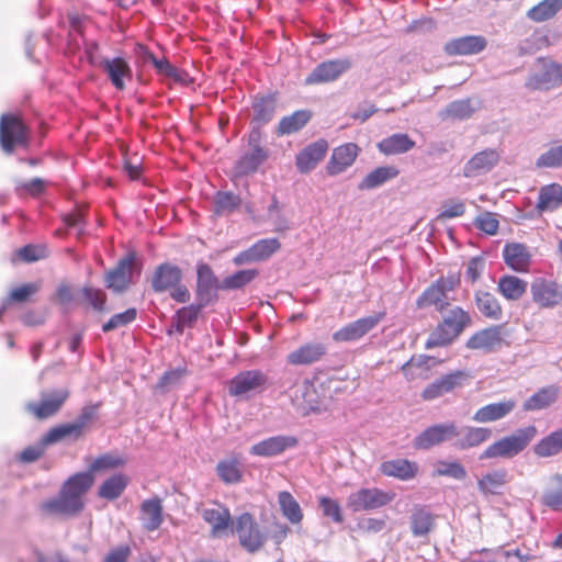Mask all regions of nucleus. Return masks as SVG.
<instances>
[{
  "mask_svg": "<svg viewBox=\"0 0 562 562\" xmlns=\"http://www.w3.org/2000/svg\"><path fill=\"white\" fill-rule=\"evenodd\" d=\"M527 285L525 280L516 276L505 274L497 281V291L508 301H518L525 295Z\"/></svg>",
  "mask_w": 562,
  "mask_h": 562,
  "instance_id": "nucleus-37",
  "label": "nucleus"
},
{
  "mask_svg": "<svg viewBox=\"0 0 562 562\" xmlns=\"http://www.w3.org/2000/svg\"><path fill=\"white\" fill-rule=\"evenodd\" d=\"M137 311L135 307L127 308L122 313L114 314L106 323L103 324L102 330L109 333L119 327L126 326L136 319Z\"/></svg>",
  "mask_w": 562,
  "mask_h": 562,
  "instance_id": "nucleus-61",
  "label": "nucleus"
},
{
  "mask_svg": "<svg viewBox=\"0 0 562 562\" xmlns=\"http://www.w3.org/2000/svg\"><path fill=\"white\" fill-rule=\"evenodd\" d=\"M541 504L554 512L562 510V474H555L550 479L541 495Z\"/></svg>",
  "mask_w": 562,
  "mask_h": 562,
  "instance_id": "nucleus-46",
  "label": "nucleus"
},
{
  "mask_svg": "<svg viewBox=\"0 0 562 562\" xmlns=\"http://www.w3.org/2000/svg\"><path fill=\"white\" fill-rule=\"evenodd\" d=\"M460 436V429L456 423H442L427 427L414 439V447L420 450H428L445 441Z\"/></svg>",
  "mask_w": 562,
  "mask_h": 562,
  "instance_id": "nucleus-14",
  "label": "nucleus"
},
{
  "mask_svg": "<svg viewBox=\"0 0 562 562\" xmlns=\"http://www.w3.org/2000/svg\"><path fill=\"white\" fill-rule=\"evenodd\" d=\"M268 383L267 375L260 370H246L236 374L228 382L231 396H244L251 392H261Z\"/></svg>",
  "mask_w": 562,
  "mask_h": 562,
  "instance_id": "nucleus-15",
  "label": "nucleus"
},
{
  "mask_svg": "<svg viewBox=\"0 0 562 562\" xmlns=\"http://www.w3.org/2000/svg\"><path fill=\"white\" fill-rule=\"evenodd\" d=\"M258 276L256 269L239 270L232 276L226 277L221 284V289L235 290L250 283Z\"/></svg>",
  "mask_w": 562,
  "mask_h": 562,
  "instance_id": "nucleus-55",
  "label": "nucleus"
},
{
  "mask_svg": "<svg viewBox=\"0 0 562 562\" xmlns=\"http://www.w3.org/2000/svg\"><path fill=\"white\" fill-rule=\"evenodd\" d=\"M252 108L255 112L254 122L259 128L272 120L277 108V100L273 95H266L257 99Z\"/></svg>",
  "mask_w": 562,
  "mask_h": 562,
  "instance_id": "nucleus-49",
  "label": "nucleus"
},
{
  "mask_svg": "<svg viewBox=\"0 0 562 562\" xmlns=\"http://www.w3.org/2000/svg\"><path fill=\"white\" fill-rule=\"evenodd\" d=\"M459 285L460 277L457 273L440 277L427 286L417 297V308L425 310L435 307L438 313L442 314L449 306H451L448 292L454 291Z\"/></svg>",
  "mask_w": 562,
  "mask_h": 562,
  "instance_id": "nucleus-5",
  "label": "nucleus"
},
{
  "mask_svg": "<svg viewBox=\"0 0 562 562\" xmlns=\"http://www.w3.org/2000/svg\"><path fill=\"white\" fill-rule=\"evenodd\" d=\"M434 476H448L454 480H464L467 477L465 468L458 461H439L436 470L432 473Z\"/></svg>",
  "mask_w": 562,
  "mask_h": 562,
  "instance_id": "nucleus-58",
  "label": "nucleus"
},
{
  "mask_svg": "<svg viewBox=\"0 0 562 562\" xmlns=\"http://www.w3.org/2000/svg\"><path fill=\"white\" fill-rule=\"evenodd\" d=\"M297 445V439L292 436H274L259 441L250 448L252 456L270 458L281 454L286 449Z\"/></svg>",
  "mask_w": 562,
  "mask_h": 562,
  "instance_id": "nucleus-28",
  "label": "nucleus"
},
{
  "mask_svg": "<svg viewBox=\"0 0 562 562\" xmlns=\"http://www.w3.org/2000/svg\"><path fill=\"white\" fill-rule=\"evenodd\" d=\"M516 401L513 398L490 403L480 407L472 418L481 424L497 422L508 416L516 408Z\"/></svg>",
  "mask_w": 562,
  "mask_h": 562,
  "instance_id": "nucleus-29",
  "label": "nucleus"
},
{
  "mask_svg": "<svg viewBox=\"0 0 562 562\" xmlns=\"http://www.w3.org/2000/svg\"><path fill=\"white\" fill-rule=\"evenodd\" d=\"M259 140L260 132L258 130L252 131L249 138L250 144L254 145L252 151L243 156L237 162V175L247 176L254 173L267 160L268 153L265 148L259 146Z\"/></svg>",
  "mask_w": 562,
  "mask_h": 562,
  "instance_id": "nucleus-23",
  "label": "nucleus"
},
{
  "mask_svg": "<svg viewBox=\"0 0 562 562\" xmlns=\"http://www.w3.org/2000/svg\"><path fill=\"white\" fill-rule=\"evenodd\" d=\"M559 395V387L555 385H548L538 390L529 398H527L522 408L526 412L540 411L552 405Z\"/></svg>",
  "mask_w": 562,
  "mask_h": 562,
  "instance_id": "nucleus-39",
  "label": "nucleus"
},
{
  "mask_svg": "<svg viewBox=\"0 0 562 562\" xmlns=\"http://www.w3.org/2000/svg\"><path fill=\"white\" fill-rule=\"evenodd\" d=\"M206 302L199 301V304H191L181 307L176 314V327L179 333H182L186 327H192L199 318L202 308Z\"/></svg>",
  "mask_w": 562,
  "mask_h": 562,
  "instance_id": "nucleus-53",
  "label": "nucleus"
},
{
  "mask_svg": "<svg viewBox=\"0 0 562 562\" xmlns=\"http://www.w3.org/2000/svg\"><path fill=\"white\" fill-rule=\"evenodd\" d=\"M562 451V428L543 437L533 447V452L540 458L557 456Z\"/></svg>",
  "mask_w": 562,
  "mask_h": 562,
  "instance_id": "nucleus-48",
  "label": "nucleus"
},
{
  "mask_svg": "<svg viewBox=\"0 0 562 562\" xmlns=\"http://www.w3.org/2000/svg\"><path fill=\"white\" fill-rule=\"evenodd\" d=\"M93 483L94 476L90 472L72 474L61 485L58 496L41 504V512L49 516H77L85 508V495Z\"/></svg>",
  "mask_w": 562,
  "mask_h": 562,
  "instance_id": "nucleus-1",
  "label": "nucleus"
},
{
  "mask_svg": "<svg viewBox=\"0 0 562 562\" xmlns=\"http://www.w3.org/2000/svg\"><path fill=\"white\" fill-rule=\"evenodd\" d=\"M474 303L482 316L491 321H499L503 317V307L497 297L484 290L474 293Z\"/></svg>",
  "mask_w": 562,
  "mask_h": 562,
  "instance_id": "nucleus-33",
  "label": "nucleus"
},
{
  "mask_svg": "<svg viewBox=\"0 0 562 562\" xmlns=\"http://www.w3.org/2000/svg\"><path fill=\"white\" fill-rule=\"evenodd\" d=\"M530 295L539 308H554L562 304V285L555 280L537 277L530 283Z\"/></svg>",
  "mask_w": 562,
  "mask_h": 562,
  "instance_id": "nucleus-10",
  "label": "nucleus"
},
{
  "mask_svg": "<svg viewBox=\"0 0 562 562\" xmlns=\"http://www.w3.org/2000/svg\"><path fill=\"white\" fill-rule=\"evenodd\" d=\"M562 204V187L558 183L544 186L540 189L537 202L539 212L554 211Z\"/></svg>",
  "mask_w": 562,
  "mask_h": 562,
  "instance_id": "nucleus-43",
  "label": "nucleus"
},
{
  "mask_svg": "<svg viewBox=\"0 0 562 562\" xmlns=\"http://www.w3.org/2000/svg\"><path fill=\"white\" fill-rule=\"evenodd\" d=\"M429 356H413L401 367V372L407 381H415L418 379H427L426 370L428 368Z\"/></svg>",
  "mask_w": 562,
  "mask_h": 562,
  "instance_id": "nucleus-50",
  "label": "nucleus"
},
{
  "mask_svg": "<svg viewBox=\"0 0 562 562\" xmlns=\"http://www.w3.org/2000/svg\"><path fill=\"white\" fill-rule=\"evenodd\" d=\"M196 296L199 301L210 303L212 294L221 288L212 268L206 263H199L196 268Z\"/></svg>",
  "mask_w": 562,
  "mask_h": 562,
  "instance_id": "nucleus-32",
  "label": "nucleus"
},
{
  "mask_svg": "<svg viewBox=\"0 0 562 562\" xmlns=\"http://www.w3.org/2000/svg\"><path fill=\"white\" fill-rule=\"evenodd\" d=\"M82 436L83 432L80 430V427H78L75 422H72L50 428L48 432L43 437V443L52 445L66 438L78 439Z\"/></svg>",
  "mask_w": 562,
  "mask_h": 562,
  "instance_id": "nucleus-51",
  "label": "nucleus"
},
{
  "mask_svg": "<svg viewBox=\"0 0 562 562\" xmlns=\"http://www.w3.org/2000/svg\"><path fill=\"white\" fill-rule=\"evenodd\" d=\"M539 70L531 74L526 87L531 90H549L562 83V64L540 57L537 59Z\"/></svg>",
  "mask_w": 562,
  "mask_h": 562,
  "instance_id": "nucleus-11",
  "label": "nucleus"
},
{
  "mask_svg": "<svg viewBox=\"0 0 562 562\" xmlns=\"http://www.w3.org/2000/svg\"><path fill=\"white\" fill-rule=\"evenodd\" d=\"M280 247L281 244L277 238H263L255 243L251 250L256 261H261L272 256Z\"/></svg>",
  "mask_w": 562,
  "mask_h": 562,
  "instance_id": "nucleus-59",
  "label": "nucleus"
},
{
  "mask_svg": "<svg viewBox=\"0 0 562 562\" xmlns=\"http://www.w3.org/2000/svg\"><path fill=\"white\" fill-rule=\"evenodd\" d=\"M139 520L144 530H158L164 522V507L160 497L145 499L139 506Z\"/></svg>",
  "mask_w": 562,
  "mask_h": 562,
  "instance_id": "nucleus-27",
  "label": "nucleus"
},
{
  "mask_svg": "<svg viewBox=\"0 0 562 562\" xmlns=\"http://www.w3.org/2000/svg\"><path fill=\"white\" fill-rule=\"evenodd\" d=\"M130 483V477L123 473H116L108 477L98 488V495L108 501L117 499Z\"/></svg>",
  "mask_w": 562,
  "mask_h": 562,
  "instance_id": "nucleus-41",
  "label": "nucleus"
},
{
  "mask_svg": "<svg viewBox=\"0 0 562 562\" xmlns=\"http://www.w3.org/2000/svg\"><path fill=\"white\" fill-rule=\"evenodd\" d=\"M381 472L386 476H393L402 481L414 479L418 472L416 462L406 459L385 461L381 464Z\"/></svg>",
  "mask_w": 562,
  "mask_h": 562,
  "instance_id": "nucleus-34",
  "label": "nucleus"
},
{
  "mask_svg": "<svg viewBox=\"0 0 562 562\" xmlns=\"http://www.w3.org/2000/svg\"><path fill=\"white\" fill-rule=\"evenodd\" d=\"M351 67L348 58L330 59L317 65L305 78L306 86L323 85L337 80Z\"/></svg>",
  "mask_w": 562,
  "mask_h": 562,
  "instance_id": "nucleus-16",
  "label": "nucleus"
},
{
  "mask_svg": "<svg viewBox=\"0 0 562 562\" xmlns=\"http://www.w3.org/2000/svg\"><path fill=\"white\" fill-rule=\"evenodd\" d=\"M241 205L239 195L233 192H217L214 198V212L217 215L232 214Z\"/></svg>",
  "mask_w": 562,
  "mask_h": 562,
  "instance_id": "nucleus-54",
  "label": "nucleus"
},
{
  "mask_svg": "<svg viewBox=\"0 0 562 562\" xmlns=\"http://www.w3.org/2000/svg\"><path fill=\"white\" fill-rule=\"evenodd\" d=\"M68 397L69 391L67 390L43 393L40 402L26 404V411L40 420L46 419L56 415Z\"/></svg>",
  "mask_w": 562,
  "mask_h": 562,
  "instance_id": "nucleus-17",
  "label": "nucleus"
},
{
  "mask_svg": "<svg viewBox=\"0 0 562 562\" xmlns=\"http://www.w3.org/2000/svg\"><path fill=\"white\" fill-rule=\"evenodd\" d=\"M101 67L117 90L125 89L124 79H132V69L122 57L106 58L101 63Z\"/></svg>",
  "mask_w": 562,
  "mask_h": 562,
  "instance_id": "nucleus-31",
  "label": "nucleus"
},
{
  "mask_svg": "<svg viewBox=\"0 0 562 562\" xmlns=\"http://www.w3.org/2000/svg\"><path fill=\"white\" fill-rule=\"evenodd\" d=\"M472 323L471 315L461 306H453L435 326L425 342L426 349L447 347Z\"/></svg>",
  "mask_w": 562,
  "mask_h": 562,
  "instance_id": "nucleus-2",
  "label": "nucleus"
},
{
  "mask_svg": "<svg viewBox=\"0 0 562 562\" xmlns=\"http://www.w3.org/2000/svg\"><path fill=\"white\" fill-rule=\"evenodd\" d=\"M475 106L470 98L456 100L450 102L441 112V120H467L473 115L476 111Z\"/></svg>",
  "mask_w": 562,
  "mask_h": 562,
  "instance_id": "nucleus-45",
  "label": "nucleus"
},
{
  "mask_svg": "<svg viewBox=\"0 0 562 562\" xmlns=\"http://www.w3.org/2000/svg\"><path fill=\"white\" fill-rule=\"evenodd\" d=\"M503 258L508 268L516 272H527L531 263V255L528 247L520 243L506 244Z\"/></svg>",
  "mask_w": 562,
  "mask_h": 562,
  "instance_id": "nucleus-30",
  "label": "nucleus"
},
{
  "mask_svg": "<svg viewBox=\"0 0 562 562\" xmlns=\"http://www.w3.org/2000/svg\"><path fill=\"white\" fill-rule=\"evenodd\" d=\"M509 482L506 469H493L482 474L477 480V490L483 496H501Z\"/></svg>",
  "mask_w": 562,
  "mask_h": 562,
  "instance_id": "nucleus-24",
  "label": "nucleus"
},
{
  "mask_svg": "<svg viewBox=\"0 0 562 562\" xmlns=\"http://www.w3.org/2000/svg\"><path fill=\"white\" fill-rule=\"evenodd\" d=\"M400 170L395 166H382L369 172L359 183L360 190H371L378 188L385 182L396 178Z\"/></svg>",
  "mask_w": 562,
  "mask_h": 562,
  "instance_id": "nucleus-40",
  "label": "nucleus"
},
{
  "mask_svg": "<svg viewBox=\"0 0 562 562\" xmlns=\"http://www.w3.org/2000/svg\"><path fill=\"white\" fill-rule=\"evenodd\" d=\"M201 516L211 526V536L214 538L221 537L232 527L234 521L229 509L218 502H214L211 507L204 508Z\"/></svg>",
  "mask_w": 562,
  "mask_h": 562,
  "instance_id": "nucleus-21",
  "label": "nucleus"
},
{
  "mask_svg": "<svg viewBox=\"0 0 562 562\" xmlns=\"http://www.w3.org/2000/svg\"><path fill=\"white\" fill-rule=\"evenodd\" d=\"M385 315L386 313L382 311L348 323L333 334V339L336 342L359 340L374 329L385 318Z\"/></svg>",
  "mask_w": 562,
  "mask_h": 562,
  "instance_id": "nucleus-12",
  "label": "nucleus"
},
{
  "mask_svg": "<svg viewBox=\"0 0 562 562\" xmlns=\"http://www.w3.org/2000/svg\"><path fill=\"white\" fill-rule=\"evenodd\" d=\"M220 479L226 484H236L241 481L243 471L237 458L221 460L216 465Z\"/></svg>",
  "mask_w": 562,
  "mask_h": 562,
  "instance_id": "nucleus-52",
  "label": "nucleus"
},
{
  "mask_svg": "<svg viewBox=\"0 0 562 562\" xmlns=\"http://www.w3.org/2000/svg\"><path fill=\"white\" fill-rule=\"evenodd\" d=\"M327 150L328 143L325 139H318L307 145L296 155L295 165L297 170L301 173L310 172L323 160Z\"/></svg>",
  "mask_w": 562,
  "mask_h": 562,
  "instance_id": "nucleus-25",
  "label": "nucleus"
},
{
  "mask_svg": "<svg viewBox=\"0 0 562 562\" xmlns=\"http://www.w3.org/2000/svg\"><path fill=\"white\" fill-rule=\"evenodd\" d=\"M47 247L45 245L29 244L15 251L16 257L24 262H34L47 257Z\"/></svg>",
  "mask_w": 562,
  "mask_h": 562,
  "instance_id": "nucleus-60",
  "label": "nucleus"
},
{
  "mask_svg": "<svg viewBox=\"0 0 562 562\" xmlns=\"http://www.w3.org/2000/svg\"><path fill=\"white\" fill-rule=\"evenodd\" d=\"M31 132L18 113H4L0 117V146L11 155L16 147L27 148Z\"/></svg>",
  "mask_w": 562,
  "mask_h": 562,
  "instance_id": "nucleus-6",
  "label": "nucleus"
},
{
  "mask_svg": "<svg viewBox=\"0 0 562 562\" xmlns=\"http://www.w3.org/2000/svg\"><path fill=\"white\" fill-rule=\"evenodd\" d=\"M182 270L172 263L164 262L153 272L150 284L156 293L169 292L170 296L179 303L190 300V292L182 281Z\"/></svg>",
  "mask_w": 562,
  "mask_h": 562,
  "instance_id": "nucleus-4",
  "label": "nucleus"
},
{
  "mask_svg": "<svg viewBox=\"0 0 562 562\" xmlns=\"http://www.w3.org/2000/svg\"><path fill=\"white\" fill-rule=\"evenodd\" d=\"M318 503L324 516L331 518L335 522L338 524L344 521L341 507L336 499H333L327 496H321L318 498Z\"/></svg>",
  "mask_w": 562,
  "mask_h": 562,
  "instance_id": "nucleus-63",
  "label": "nucleus"
},
{
  "mask_svg": "<svg viewBox=\"0 0 562 562\" xmlns=\"http://www.w3.org/2000/svg\"><path fill=\"white\" fill-rule=\"evenodd\" d=\"M327 353V348L322 342H306L291 351L286 356V362L291 366H310L321 361Z\"/></svg>",
  "mask_w": 562,
  "mask_h": 562,
  "instance_id": "nucleus-26",
  "label": "nucleus"
},
{
  "mask_svg": "<svg viewBox=\"0 0 562 562\" xmlns=\"http://www.w3.org/2000/svg\"><path fill=\"white\" fill-rule=\"evenodd\" d=\"M278 504L284 518L292 525H299L304 518L303 510L294 496L288 492L282 491L278 493Z\"/></svg>",
  "mask_w": 562,
  "mask_h": 562,
  "instance_id": "nucleus-44",
  "label": "nucleus"
},
{
  "mask_svg": "<svg viewBox=\"0 0 562 562\" xmlns=\"http://www.w3.org/2000/svg\"><path fill=\"white\" fill-rule=\"evenodd\" d=\"M492 437V430L486 427L468 426L460 429L456 446L461 450L475 448L486 442Z\"/></svg>",
  "mask_w": 562,
  "mask_h": 562,
  "instance_id": "nucleus-35",
  "label": "nucleus"
},
{
  "mask_svg": "<svg viewBox=\"0 0 562 562\" xmlns=\"http://www.w3.org/2000/svg\"><path fill=\"white\" fill-rule=\"evenodd\" d=\"M501 153L494 148L483 149L473 155L463 167V176L473 178L491 171L499 161Z\"/></svg>",
  "mask_w": 562,
  "mask_h": 562,
  "instance_id": "nucleus-20",
  "label": "nucleus"
},
{
  "mask_svg": "<svg viewBox=\"0 0 562 562\" xmlns=\"http://www.w3.org/2000/svg\"><path fill=\"white\" fill-rule=\"evenodd\" d=\"M435 526L434 515L423 506L414 507L411 515V530L415 537L427 536Z\"/></svg>",
  "mask_w": 562,
  "mask_h": 562,
  "instance_id": "nucleus-42",
  "label": "nucleus"
},
{
  "mask_svg": "<svg viewBox=\"0 0 562 562\" xmlns=\"http://www.w3.org/2000/svg\"><path fill=\"white\" fill-rule=\"evenodd\" d=\"M472 379V375L467 370H454L448 372L434 382L429 383L420 393V397L424 401H434L446 394L453 393L454 391L462 389Z\"/></svg>",
  "mask_w": 562,
  "mask_h": 562,
  "instance_id": "nucleus-9",
  "label": "nucleus"
},
{
  "mask_svg": "<svg viewBox=\"0 0 562 562\" xmlns=\"http://www.w3.org/2000/svg\"><path fill=\"white\" fill-rule=\"evenodd\" d=\"M361 149L356 143H345L333 149L330 158L326 165L328 176H338L351 167Z\"/></svg>",
  "mask_w": 562,
  "mask_h": 562,
  "instance_id": "nucleus-19",
  "label": "nucleus"
},
{
  "mask_svg": "<svg viewBox=\"0 0 562 562\" xmlns=\"http://www.w3.org/2000/svg\"><path fill=\"white\" fill-rule=\"evenodd\" d=\"M537 167L557 168L562 166V145L552 147L542 154L536 162Z\"/></svg>",
  "mask_w": 562,
  "mask_h": 562,
  "instance_id": "nucleus-64",
  "label": "nucleus"
},
{
  "mask_svg": "<svg viewBox=\"0 0 562 562\" xmlns=\"http://www.w3.org/2000/svg\"><path fill=\"white\" fill-rule=\"evenodd\" d=\"M232 531L237 536L240 547L248 553L261 550L267 540L266 533L250 513L237 516L232 524Z\"/></svg>",
  "mask_w": 562,
  "mask_h": 562,
  "instance_id": "nucleus-7",
  "label": "nucleus"
},
{
  "mask_svg": "<svg viewBox=\"0 0 562 562\" xmlns=\"http://www.w3.org/2000/svg\"><path fill=\"white\" fill-rule=\"evenodd\" d=\"M506 345L504 325H491L473 333L467 340L465 347L485 353L494 352Z\"/></svg>",
  "mask_w": 562,
  "mask_h": 562,
  "instance_id": "nucleus-13",
  "label": "nucleus"
},
{
  "mask_svg": "<svg viewBox=\"0 0 562 562\" xmlns=\"http://www.w3.org/2000/svg\"><path fill=\"white\" fill-rule=\"evenodd\" d=\"M312 119L310 110H297L290 115L283 116L277 125L278 136L291 135L300 132Z\"/></svg>",
  "mask_w": 562,
  "mask_h": 562,
  "instance_id": "nucleus-36",
  "label": "nucleus"
},
{
  "mask_svg": "<svg viewBox=\"0 0 562 562\" xmlns=\"http://www.w3.org/2000/svg\"><path fill=\"white\" fill-rule=\"evenodd\" d=\"M41 289V282L24 283L13 288L7 299V303H25L31 300Z\"/></svg>",
  "mask_w": 562,
  "mask_h": 562,
  "instance_id": "nucleus-56",
  "label": "nucleus"
},
{
  "mask_svg": "<svg viewBox=\"0 0 562 562\" xmlns=\"http://www.w3.org/2000/svg\"><path fill=\"white\" fill-rule=\"evenodd\" d=\"M125 463V459L121 456L105 453L94 459V461L90 464L88 472L93 474L94 472L114 470L123 467Z\"/></svg>",
  "mask_w": 562,
  "mask_h": 562,
  "instance_id": "nucleus-57",
  "label": "nucleus"
},
{
  "mask_svg": "<svg viewBox=\"0 0 562 562\" xmlns=\"http://www.w3.org/2000/svg\"><path fill=\"white\" fill-rule=\"evenodd\" d=\"M538 430L533 425L519 428L512 435L487 446L480 454V459H512L522 452L536 438Z\"/></svg>",
  "mask_w": 562,
  "mask_h": 562,
  "instance_id": "nucleus-3",
  "label": "nucleus"
},
{
  "mask_svg": "<svg viewBox=\"0 0 562 562\" xmlns=\"http://www.w3.org/2000/svg\"><path fill=\"white\" fill-rule=\"evenodd\" d=\"M562 10V0H542L527 11V18L540 23L554 18Z\"/></svg>",
  "mask_w": 562,
  "mask_h": 562,
  "instance_id": "nucleus-47",
  "label": "nucleus"
},
{
  "mask_svg": "<svg viewBox=\"0 0 562 562\" xmlns=\"http://www.w3.org/2000/svg\"><path fill=\"white\" fill-rule=\"evenodd\" d=\"M486 38L481 35H467L448 41L443 50L449 56L475 55L485 49Z\"/></svg>",
  "mask_w": 562,
  "mask_h": 562,
  "instance_id": "nucleus-22",
  "label": "nucleus"
},
{
  "mask_svg": "<svg viewBox=\"0 0 562 562\" xmlns=\"http://www.w3.org/2000/svg\"><path fill=\"white\" fill-rule=\"evenodd\" d=\"M135 261L136 255L134 252L121 258L116 266L105 274L106 288L116 293L124 292L132 282Z\"/></svg>",
  "mask_w": 562,
  "mask_h": 562,
  "instance_id": "nucleus-18",
  "label": "nucleus"
},
{
  "mask_svg": "<svg viewBox=\"0 0 562 562\" xmlns=\"http://www.w3.org/2000/svg\"><path fill=\"white\" fill-rule=\"evenodd\" d=\"M415 142L405 133H396L383 138L379 144V150L384 155H398L409 151L415 147Z\"/></svg>",
  "mask_w": 562,
  "mask_h": 562,
  "instance_id": "nucleus-38",
  "label": "nucleus"
},
{
  "mask_svg": "<svg viewBox=\"0 0 562 562\" xmlns=\"http://www.w3.org/2000/svg\"><path fill=\"white\" fill-rule=\"evenodd\" d=\"M395 496L393 491L362 487L348 496L347 507L355 513L375 510L392 503Z\"/></svg>",
  "mask_w": 562,
  "mask_h": 562,
  "instance_id": "nucleus-8",
  "label": "nucleus"
},
{
  "mask_svg": "<svg viewBox=\"0 0 562 562\" xmlns=\"http://www.w3.org/2000/svg\"><path fill=\"white\" fill-rule=\"evenodd\" d=\"M81 293L85 297V302L98 312L105 311L106 294L92 286H83Z\"/></svg>",
  "mask_w": 562,
  "mask_h": 562,
  "instance_id": "nucleus-62",
  "label": "nucleus"
}]
</instances>
